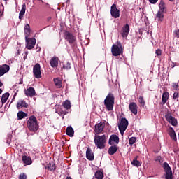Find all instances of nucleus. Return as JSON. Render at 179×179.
Masks as SVG:
<instances>
[{
    "label": "nucleus",
    "mask_w": 179,
    "mask_h": 179,
    "mask_svg": "<svg viewBox=\"0 0 179 179\" xmlns=\"http://www.w3.org/2000/svg\"><path fill=\"white\" fill-rule=\"evenodd\" d=\"M155 162H159V163H160V164H162V163H163V158H162V157H160V156H158L156 157Z\"/></svg>",
    "instance_id": "nucleus-43"
},
{
    "label": "nucleus",
    "mask_w": 179,
    "mask_h": 179,
    "mask_svg": "<svg viewBox=\"0 0 179 179\" xmlns=\"http://www.w3.org/2000/svg\"><path fill=\"white\" fill-rule=\"evenodd\" d=\"M129 110L134 114V115H136L138 114V105L135 102H131L129 104Z\"/></svg>",
    "instance_id": "nucleus-14"
},
{
    "label": "nucleus",
    "mask_w": 179,
    "mask_h": 179,
    "mask_svg": "<svg viewBox=\"0 0 179 179\" xmlns=\"http://www.w3.org/2000/svg\"><path fill=\"white\" fill-rule=\"evenodd\" d=\"M111 52L113 57H118L123 52L122 44L117 42V44H113L111 48Z\"/></svg>",
    "instance_id": "nucleus-4"
},
{
    "label": "nucleus",
    "mask_w": 179,
    "mask_h": 179,
    "mask_svg": "<svg viewBox=\"0 0 179 179\" xmlns=\"http://www.w3.org/2000/svg\"><path fill=\"white\" fill-rule=\"evenodd\" d=\"M53 82L55 83V86H56L57 89H61V87H62V80L60 78H54Z\"/></svg>",
    "instance_id": "nucleus-21"
},
{
    "label": "nucleus",
    "mask_w": 179,
    "mask_h": 179,
    "mask_svg": "<svg viewBox=\"0 0 179 179\" xmlns=\"http://www.w3.org/2000/svg\"><path fill=\"white\" fill-rule=\"evenodd\" d=\"M33 73H34V78H36V79H41V66H40V64L37 63L34 66Z\"/></svg>",
    "instance_id": "nucleus-9"
},
{
    "label": "nucleus",
    "mask_w": 179,
    "mask_h": 179,
    "mask_svg": "<svg viewBox=\"0 0 179 179\" xmlns=\"http://www.w3.org/2000/svg\"><path fill=\"white\" fill-rule=\"evenodd\" d=\"M86 158L87 160H90V162H93V160H94V154L90 148H88L86 150Z\"/></svg>",
    "instance_id": "nucleus-16"
},
{
    "label": "nucleus",
    "mask_w": 179,
    "mask_h": 179,
    "mask_svg": "<svg viewBox=\"0 0 179 179\" xmlns=\"http://www.w3.org/2000/svg\"><path fill=\"white\" fill-rule=\"evenodd\" d=\"M16 55H20V50H17Z\"/></svg>",
    "instance_id": "nucleus-50"
},
{
    "label": "nucleus",
    "mask_w": 179,
    "mask_h": 179,
    "mask_svg": "<svg viewBox=\"0 0 179 179\" xmlns=\"http://www.w3.org/2000/svg\"><path fill=\"white\" fill-rule=\"evenodd\" d=\"M19 179H27V176L24 173H20L19 176Z\"/></svg>",
    "instance_id": "nucleus-44"
},
{
    "label": "nucleus",
    "mask_w": 179,
    "mask_h": 179,
    "mask_svg": "<svg viewBox=\"0 0 179 179\" xmlns=\"http://www.w3.org/2000/svg\"><path fill=\"white\" fill-rule=\"evenodd\" d=\"M66 135H68V136H70L71 138H72V136L75 135V131L73 130V128H72V127L70 126L66 128Z\"/></svg>",
    "instance_id": "nucleus-24"
},
{
    "label": "nucleus",
    "mask_w": 179,
    "mask_h": 179,
    "mask_svg": "<svg viewBox=\"0 0 179 179\" xmlns=\"http://www.w3.org/2000/svg\"><path fill=\"white\" fill-rule=\"evenodd\" d=\"M64 39L68 41V43L72 46L76 44V36H73V34L68 31H64Z\"/></svg>",
    "instance_id": "nucleus-6"
},
{
    "label": "nucleus",
    "mask_w": 179,
    "mask_h": 179,
    "mask_svg": "<svg viewBox=\"0 0 179 179\" xmlns=\"http://www.w3.org/2000/svg\"><path fill=\"white\" fill-rule=\"evenodd\" d=\"M138 103H140L141 107H145V100H143V97H138Z\"/></svg>",
    "instance_id": "nucleus-37"
},
{
    "label": "nucleus",
    "mask_w": 179,
    "mask_h": 179,
    "mask_svg": "<svg viewBox=\"0 0 179 179\" xmlns=\"http://www.w3.org/2000/svg\"><path fill=\"white\" fill-rule=\"evenodd\" d=\"M3 86V83L0 80V87H2ZM0 90H2V89H0Z\"/></svg>",
    "instance_id": "nucleus-49"
},
{
    "label": "nucleus",
    "mask_w": 179,
    "mask_h": 179,
    "mask_svg": "<svg viewBox=\"0 0 179 179\" xmlns=\"http://www.w3.org/2000/svg\"><path fill=\"white\" fill-rule=\"evenodd\" d=\"M110 15L114 19L120 17V10L117 8V4H113L110 7Z\"/></svg>",
    "instance_id": "nucleus-10"
},
{
    "label": "nucleus",
    "mask_w": 179,
    "mask_h": 179,
    "mask_svg": "<svg viewBox=\"0 0 179 179\" xmlns=\"http://www.w3.org/2000/svg\"><path fill=\"white\" fill-rule=\"evenodd\" d=\"M136 142V137H131L129 139V145H134Z\"/></svg>",
    "instance_id": "nucleus-40"
},
{
    "label": "nucleus",
    "mask_w": 179,
    "mask_h": 179,
    "mask_svg": "<svg viewBox=\"0 0 179 179\" xmlns=\"http://www.w3.org/2000/svg\"><path fill=\"white\" fill-rule=\"evenodd\" d=\"M57 114H59V115H66L68 114V112L66 110H62V108H57L56 111Z\"/></svg>",
    "instance_id": "nucleus-28"
},
{
    "label": "nucleus",
    "mask_w": 179,
    "mask_h": 179,
    "mask_svg": "<svg viewBox=\"0 0 179 179\" xmlns=\"http://www.w3.org/2000/svg\"><path fill=\"white\" fill-rule=\"evenodd\" d=\"M129 24H126L124 26H123L120 31V34L123 38H127V37H128V35L129 34Z\"/></svg>",
    "instance_id": "nucleus-11"
},
{
    "label": "nucleus",
    "mask_w": 179,
    "mask_h": 179,
    "mask_svg": "<svg viewBox=\"0 0 179 179\" xmlns=\"http://www.w3.org/2000/svg\"><path fill=\"white\" fill-rule=\"evenodd\" d=\"M166 119L168 122H169V124H171V125H173V127H176V125H177V120L173 117V116L167 115H166Z\"/></svg>",
    "instance_id": "nucleus-17"
},
{
    "label": "nucleus",
    "mask_w": 179,
    "mask_h": 179,
    "mask_svg": "<svg viewBox=\"0 0 179 179\" xmlns=\"http://www.w3.org/2000/svg\"><path fill=\"white\" fill-rule=\"evenodd\" d=\"M58 61H59V59L57 57H53L51 59L50 64L52 66V68H57L58 66Z\"/></svg>",
    "instance_id": "nucleus-20"
},
{
    "label": "nucleus",
    "mask_w": 179,
    "mask_h": 179,
    "mask_svg": "<svg viewBox=\"0 0 179 179\" xmlns=\"http://www.w3.org/2000/svg\"><path fill=\"white\" fill-rule=\"evenodd\" d=\"M132 166H135V167H141L142 166V163L138 161V157H135L131 162Z\"/></svg>",
    "instance_id": "nucleus-29"
},
{
    "label": "nucleus",
    "mask_w": 179,
    "mask_h": 179,
    "mask_svg": "<svg viewBox=\"0 0 179 179\" xmlns=\"http://www.w3.org/2000/svg\"><path fill=\"white\" fill-rule=\"evenodd\" d=\"M159 12H163L164 13V9H166V3L163 0H161L159 4Z\"/></svg>",
    "instance_id": "nucleus-31"
},
{
    "label": "nucleus",
    "mask_w": 179,
    "mask_h": 179,
    "mask_svg": "<svg viewBox=\"0 0 179 179\" xmlns=\"http://www.w3.org/2000/svg\"><path fill=\"white\" fill-rule=\"evenodd\" d=\"M69 2H71V0H67L66 1V3H69Z\"/></svg>",
    "instance_id": "nucleus-54"
},
{
    "label": "nucleus",
    "mask_w": 179,
    "mask_h": 179,
    "mask_svg": "<svg viewBox=\"0 0 179 179\" xmlns=\"http://www.w3.org/2000/svg\"><path fill=\"white\" fill-rule=\"evenodd\" d=\"M162 100L163 104H166V103H167V101L169 100V92H164L162 94Z\"/></svg>",
    "instance_id": "nucleus-34"
},
{
    "label": "nucleus",
    "mask_w": 179,
    "mask_h": 179,
    "mask_svg": "<svg viewBox=\"0 0 179 179\" xmlns=\"http://www.w3.org/2000/svg\"><path fill=\"white\" fill-rule=\"evenodd\" d=\"M4 1H7V0H4Z\"/></svg>",
    "instance_id": "nucleus-60"
},
{
    "label": "nucleus",
    "mask_w": 179,
    "mask_h": 179,
    "mask_svg": "<svg viewBox=\"0 0 179 179\" xmlns=\"http://www.w3.org/2000/svg\"><path fill=\"white\" fill-rule=\"evenodd\" d=\"M174 66H176V65H172V68H174Z\"/></svg>",
    "instance_id": "nucleus-57"
},
{
    "label": "nucleus",
    "mask_w": 179,
    "mask_h": 179,
    "mask_svg": "<svg viewBox=\"0 0 179 179\" xmlns=\"http://www.w3.org/2000/svg\"><path fill=\"white\" fill-rule=\"evenodd\" d=\"M104 127H106V124H104V123H98L95 125V129H94V132H95V135H97L99 134H101V132H103V131H104Z\"/></svg>",
    "instance_id": "nucleus-12"
},
{
    "label": "nucleus",
    "mask_w": 179,
    "mask_h": 179,
    "mask_svg": "<svg viewBox=\"0 0 179 179\" xmlns=\"http://www.w3.org/2000/svg\"><path fill=\"white\" fill-rule=\"evenodd\" d=\"M155 54L158 56L159 55H162V50L160 49H157L156 51H155Z\"/></svg>",
    "instance_id": "nucleus-46"
},
{
    "label": "nucleus",
    "mask_w": 179,
    "mask_h": 179,
    "mask_svg": "<svg viewBox=\"0 0 179 179\" xmlns=\"http://www.w3.org/2000/svg\"><path fill=\"white\" fill-rule=\"evenodd\" d=\"M170 136L173 141H177V136L176 135V131H174V130L171 131Z\"/></svg>",
    "instance_id": "nucleus-38"
},
{
    "label": "nucleus",
    "mask_w": 179,
    "mask_h": 179,
    "mask_svg": "<svg viewBox=\"0 0 179 179\" xmlns=\"http://www.w3.org/2000/svg\"><path fill=\"white\" fill-rule=\"evenodd\" d=\"M164 13H163L162 11H158L155 15V20H157V22H163L164 19Z\"/></svg>",
    "instance_id": "nucleus-19"
},
{
    "label": "nucleus",
    "mask_w": 179,
    "mask_h": 179,
    "mask_svg": "<svg viewBox=\"0 0 179 179\" xmlns=\"http://www.w3.org/2000/svg\"><path fill=\"white\" fill-rule=\"evenodd\" d=\"M9 96H10L9 92H6L2 95L1 99L2 106H3V104H5L6 101H8V99H9Z\"/></svg>",
    "instance_id": "nucleus-25"
},
{
    "label": "nucleus",
    "mask_w": 179,
    "mask_h": 179,
    "mask_svg": "<svg viewBox=\"0 0 179 179\" xmlns=\"http://www.w3.org/2000/svg\"><path fill=\"white\" fill-rule=\"evenodd\" d=\"M27 90H34V88H33V87H29V89H27Z\"/></svg>",
    "instance_id": "nucleus-51"
},
{
    "label": "nucleus",
    "mask_w": 179,
    "mask_h": 179,
    "mask_svg": "<svg viewBox=\"0 0 179 179\" xmlns=\"http://www.w3.org/2000/svg\"><path fill=\"white\" fill-rule=\"evenodd\" d=\"M27 128L32 132H36L38 129V123H37V117L36 116H30L27 121Z\"/></svg>",
    "instance_id": "nucleus-2"
},
{
    "label": "nucleus",
    "mask_w": 179,
    "mask_h": 179,
    "mask_svg": "<svg viewBox=\"0 0 179 179\" xmlns=\"http://www.w3.org/2000/svg\"><path fill=\"white\" fill-rule=\"evenodd\" d=\"M66 179H72V178L71 176H67Z\"/></svg>",
    "instance_id": "nucleus-53"
},
{
    "label": "nucleus",
    "mask_w": 179,
    "mask_h": 179,
    "mask_svg": "<svg viewBox=\"0 0 179 179\" xmlns=\"http://www.w3.org/2000/svg\"><path fill=\"white\" fill-rule=\"evenodd\" d=\"M95 178L103 179V178H104V174L103 173V172H101V171H97L95 173Z\"/></svg>",
    "instance_id": "nucleus-35"
},
{
    "label": "nucleus",
    "mask_w": 179,
    "mask_h": 179,
    "mask_svg": "<svg viewBox=\"0 0 179 179\" xmlns=\"http://www.w3.org/2000/svg\"><path fill=\"white\" fill-rule=\"evenodd\" d=\"M117 150H118V146L117 145H112L108 148V155H110V156H113V155H115V153H117Z\"/></svg>",
    "instance_id": "nucleus-22"
},
{
    "label": "nucleus",
    "mask_w": 179,
    "mask_h": 179,
    "mask_svg": "<svg viewBox=\"0 0 179 179\" xmlns=\"http://www.w3.org/2000/svg\"><path fill=\"white\" fill-rule=\"evenodd\" d=\"M172 87L173 90H179V83H173Z\"/></svg>",
    "instance_id": "nucleus-41"
},
{
    "label": "nucleus",
    "mask_w": 179,
    "mask_h": 179,
    "mask_svg": "<svg viewBox=\"0 0 179 179\" xmlns=\"http://www.w3.org/2000/svg\"><path fill=\"white\" fill-rule=\"evenodd\" d=\"M24 93L27 97H34V96H36V90H25Z\"/></svg>",
    "instance_id": "nucleus-30"
},
{
    "label": "nucleus",
    "mask_w": 179,
    "mask_h": 179,
    "mask_svg": "<svg viewBox=\"0 0 179 179\" xmlns=\"http://www.w3.org/2000/svg\"><path fill=\"white\" fill-rule=\"evenodd\" d=\"M9 69L10 68L8 64L0 65V76H3L6 72H9Z\"/></svg>",
    "instance_id": "nucleus-15"
},
{
    "label": "nucleus",
    "mask_w": 179,
    "mask_h": 179,
    "mask_svg": "<svg viewBox=\"0 0 179 179\" xmlns=\"http://www.w3.org/2000/svg\"><path fill=\"white\" fill-rule=\"evenodd\" d=\"M171 2H173V1H174V0H169Z\"/></svg>",
    "instance_id": "nucleus-58"
},
{
    "label": "nucleus",
    "mask_w": 179,
    "mask_h": 179,
    "mask_svg": "<svg viewBox=\"0 0 179 179\" xmlns=\"http://www.w3.org/2000/svg\"><path fill=\"white\" fill-rule=\"evenodd\" d=\"M16 96V93L15 94V95H14V97Z\"/></svg>",
    "instance_id": "nucleus-59"
},
{
    "label": "nucleus",
    "mask_w": 179,
    "mask_h": 179,
    "mask_svg": "<svg viewBox=\"0 0 179 179\" xmlns=\"http://www.w3.org/2000/svg\"><path fill=\"white\" fill-rule=\"evenodd\" d=\"M22 160L26 166H30L31 163H33V161L31 160V158L30 157H27L26 155H23L22 157Z\"/></svg>",
    "instance_id": "nucleus-18"
},
{
    "label": "nucleus",
    "mask_w": 179,
    "mask_h": 179,
    "mask_svg": "<svg viewBox=\"0 0 179 179\" xmlns=\"http://www.w3.org/2000/svg\"><path fill=\"white\" fill-rule=\"evenodd\" d=\"M24 13H26V3H23L22 6V9L19 13V19H23V16H24Z\"/></svg>",
    "instance_id": "nucleus-26"
},
{
    "label": "nucleus",
    "mask_w": 179,
    "mask_h": 179,
    "mask_svg": "<svg viewBox=\"0 0 179 179\" xmlns=\"http://www.w3.org/2000/svg\"><path fill=\"white\" fill-rule=\"evenodd\" d=\"M45 169L47 170H50V171H54L57 167L55 166V163L54 162H50L46 166Z\"/></svg>",
    "instance_id": "nucleus-27"
},
{
    "label": "nucleus",
    "mask_w": 179,
    "mask_h": 179,
    "mask_svg": "<svg viewBox=\"0 0 179 179\" xmlns=\"http://www.w3.org/2000/svg\"><path fill=\"white\" fill-rule=\"evenodd\" d=\"M179 97V94H178V92H174L173 93V99L174 100H176V99H178Z\"/></svg>",
    "instance_id": "nucleus-45"
},
{
    "label": "nucleus",
    "mask_w": 179,
    "mask_h": 179,
    "mask_svg": "<svg viewBox=\"0 0 179 179\" xmlns=\"http://www.w3.org/2000/svg\"><path fill=\"white\" fill-rule=\"evenodd\" d=\"M25 41H26V48L27 50H33L34 48V45H36V38H28L27 36H25Z\"/></svg>",
    "instance_id": "nucleus-8"
},
{
    "label": "nucleus",
    "mask_w": 179,
    "mask_h": 179,
    "mask_svg": "<svg viewBox=\"0 0 179 179\" xmlns=\"http://www.w3.org/2000/svg\"><path fill=\"white\" fill-rule=\"evenodd\" d=\"M94 142L97 149H104V148H106V143L107 142L106 135L99 136L95 134L94 137Z\"/></svg>",
    "instance_id": "nucleus-1"
},
{
    "label": "nucleus",
    "mask_w": 179,
    "mask_h": 179,
    "mask_svg": "<svg viewBox=\"0 0 179 179\" xmlns=\"http://www.w3.org/2000/svg\"><path fill=\"white\" fill-rule=\"evenodd\" d=\"M63 69H71V64L69 63V62H66V63H64V64L63 65Z\"/></svg>",
    "instance_id": "nucleus-39"
},
{
    "label": "nucleus",
    "mask_w": 179,
    "mask_h": 179,
    "mask_svg": "<svg viewBox=\"0 0 179 179\" xmlns=\"http://www.w3.org/2000/svg\"><path fill=\"white\" fill-rule=\"evenodd\" d=\"M158 0H149V2L150 3H156V2H157Z\"/></svg>",
    "instance_id": "nucleus-47"
},
{
    "label": "nucleus",
    "mask_w": 179,
    "mask_h": 179,
    "mask_svg": "<svg viewBox=\"0 0 179 179\" xmlns=\"http://www.w3.org/2000/svg\"><path fill=\"white\" fill-rule=\"evenodd\" d=\"M128 120H127V118L122 117L120 120L117 124V127L122 136H124V133L125 132V131H127V128H128Z\"/></svg>",
    "instance_id": "nucleus-5"
},
{
    "label": "nucleus",
    "mask_w": 179,
    "mask_h": 179,
    "mask_svg": "<svg viewBox=\"0 0 179 179\" xmlns=\"http://www.w3.org/2000/svg\"><path fill=\"white\" fill-rule=\"evenodd\" d=\"M0 94H2V90H0Z\"/></svg>",
    "instance_id": "nucleus-55"
},
{
    "label": "nucleus",
    "mask_w": 179,
    "mask_h": 179,
    "mask_svg": "<svg viewBox=\"0 0 179 179\" xmlns=\"http://www.w3.org/2000/svg\"><path fill=\"white\" fill-rule=\"evenodd\" d=\"M108 143L110 146L114 145L115 143L118 144L120 143V138L117 135L113 134L109 138Z\"/></svg>",
    "instance_id": "nucleus-13"
},
{
    "label": "nucleus",
    "mask_w": 179,
    "mask_h": 179,
    "mask_svg": "<svg viewBox=\"0 0 179 179\" xmlns=\"http://www.w3.org/2000/svg\"><path fill=\"white\" fill-rule=\"evenodd\" d=\"M173 36L176 37V38H179V29H175L173 31Z\"/></svg>",
    "instance_id": "nucleus-42"
},
{
    "label": "nucleus",
    "mask_w": 179,
    "mask_h": 179,
    "mask_svg": "<svg viewBox=\"0 0 179 179\" xmlns=\"http://www.w3.org/2000/svg\"><path fill=\"white\" fill-rule=\"evenodd\" d=\"M3 13L2 12V10L0 9V16H2V14H3Z\"/></svg>",
    "instance_id": "nucleus-52"
},
{
    "label": "nucleus",
    "mask_w": 179,
    "mask_h": 179,
    "mask_svg": "<svg viewBox=\"0 0 179 179\" xmlns=\"http://www.w3.org/2000/svg\"><path fill=\"white\" fill-rule=\"evenodd\" d=\"M17 115V120H23V118H26V117H27V113L23 111H19Z\"/></svg>",
    "instance_id": "nucleus-33"
},
{
    "label": "nucleus",
    "mask_w": 179,
    "mask_h": 179,
    "mask_svg": "<svg viewBox=\"0 0 179 179\" xmlns=\"http://www.w3.org/2000/svg\"><path fill=\"white\" fill-rule=\"evenodd\" d=\"M41 48H38V47H36V51L37 52H39V51H41Z\"/></svg>",
    "instance_id": "nucleus-48"
},
{
    "label": "nucleus",
    "mask_w": 179,
    "mask_h": 179,
    "mask_svg": "<svg viewBox=\"0 0 179 179\" xmlns=\"http://www.w3.org/2000/svg\"><path fill=\"white\" fill-rule=\"evenodd\" d=\"M24 33L27 37H29V34H30V25L27 24L24 27Z\"/></svg>",
    "instance_id": "nucleus-36"
},
{
    "label": "nucleus",
    "mask_w": 179,
    "mask_h": 179,
    "mask_svg": "<svg viewBox=\"0 0 179 179\" xmlns=\"http://www.w3.org/2000/svg\"><path fill=\"white\" fill-rule=\"evenodd\" d=\"M114 95L109 93L104 100V106L108 111H113L114 109Z\"/></svg>",
    "instance_id": "nucleus-3"
},
{
    "label": "nucleus",
    "mask_w": 179,
    "mask_h": 179,
    "mask_svg": "<svg viewBox=\"0 0 179 179\" xmlns=\"http://www.w3.org/2000/svg\"><path fill=\"white\" fill-rule=\"evenodd\" d=\"M174 66H176V65H172V68H174Z\"/></svg>",
    "instance_id": "nucleus-56"
},
{
    "label": "nucleus",
    "mask_w": 179,
    "mask_h": 179,
    "mask_svg": "<svg viewBox=\"0 0 179 179\" xmlns=\"http://www.w3.org/2000/svg\"><path fill=\"white\" fill-rule=\"evenodd\" d=\"M62 106L66 110H71V101L69 100L64 101Z\"/></svg>",
    "instance_id": "nucleus-32"
},
{
    "label": "nucleus",
    "mask_w": 179,
    "mask_h": 179,
    "mask_svg": "<svg viewBox=\"0 0 179 179\" xmlns=\"http://www.w3.org/2000/svg\"><path fill=\"white\" fill-rule=\"evenodd\" d=\"M164 170L166 173L165 178L166 179H173V171L167 162H164L163 164Z\"/></svg>",
    "instance_id": "nucleus-7"
},
{
    "label": "nucleus",
    "mask_w": 179,
    "mask_h": 179,
    "mask_svg": "<svg viewBox=\"0 0 179 179\" xmlns=\"http://www.w3.org/2000/svg\"><path fill=\"white\" fill-rule=\"evenodd\" d=\"M17 108L20 110V108H27L29 107V105L27 103L25 102V101L21 100L17 102Z\"/></svg>",
    "instance_id": "nucleus-23"
}]
</instances>
